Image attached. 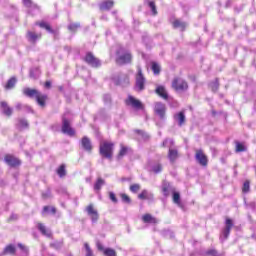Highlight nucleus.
I'll return each instance as SVG.
<instances>
[{"label":"nucleus","mask_w":256,"mask_h":256,"mask_svg":"<svg viewBox=\"0 0 256 256\" xmlns=\"http://www.w3.org/2000/svg\"><path fill=\"white\" fill-rule=\"evenodd\" d=\"M23 93L24 95H26V97H31V98L35 97L38 105H40V107H45V101H47V95L41 94L39 91L31 88H25L23 90Z\"/></svg>","instance_id":"1"},{"label":"nucleus","mask_w":256,"mask_h":256,"mask_svg":"<svg viewBox=\"0 0 256 256\" xmlns=\"http://www.w3.org/2000/svg\"><path fill=\"white\" fill-rule=\"evenodd\" d=\"M115 144L113 142L104 141L100 143V155L105 159H112Z\"/></svg>","instance_id":"2"},{"label":"nucleus","mask_w":256,"mask_h":256,"mask_svg":"<svg viewBox=\"0 0 256 256\" xmlns=\"http://www.w3.org/2000/svg\"><path fill=\"white\" fill-rule=\"evenodd\" d=\"M173 145H174V142H173V140H171V139H166V140H164L163 143H162V146H163V147H168V148H169L168 158H169L170 161H172V162L175 161V160L177 159V157H179V154H178L177 150L171 148V147H173Z\"/></svg>","instance_id":"3"},{"label":"nucleus","mask_w":256,"mask_h":256,"mask_svg":"<svg viewBox=\"0 0 256 256\" xmlns=\"http://www.w3.org/2000/svg\"><path fill=\"white\" fill-rule=\"evenodd\" d=\"M136 91H143L145 89V76H143V71L141 67H137V74H136Z\"/></svg>","instance_id":"4"},{"label":"nucleus","mask_w":256,"mask_h":256,"mask_svg":"<svg viewBox=\"0 0 256 256\" xmlns=\"http://www.w3.org/2000/svg\"><path fill=\"white\" fill-rule=\"evenodd\" d=\"M172 87L175 91H187L189 85L187 82L181 78H175L172 82Z\"/></svg>","instance_id":"5"},{"label":"nucleus","mask_w":256,"mask_h":256,"mask_svg":"<svg viewBox=\"0 0 256 256\" xmlns=\"http://www.w3.org/2000/svg\"><path fill=\"white\" fill-rule=\"evenodd\" d=\"M86 212L87 215L90 217L92 223H97V221H99V212L97 211V209H95V206H93V204H89L86 207Z\"/></svg>","instance_id":"6"},{"label":"nucleus","mask_w":256,"mask_h":256,"mask_svg":"<svg viewBox=\"0 0 256 256\" xmlns=\"http://www.w3.org/2000/svg\"><path fill=\"white\" fill-rule=\"evenodd\" d=\"M126 103H127V105H130L131 107H133V109H137V110L145 109V106L143 105L141 100H138L137 98H135L133 96H129Z\"/></svg>","instance_id":"7"},{"label":"nucleus","mask_w":256,"mask_h":256,"mask_svg":"<svg viewBox=\"0 0 256 256\" xmlns=\"http://www.w3.org/2000/svg\"><path fill=\"white\" fill-rule=\"evenodd\" d=\"M62 133L69 135L70 137L75 136V130L69 124V120L63 118L62 120Z\"/></svg>","instance_id":"8"},{"label":"nucleus","mask_w":256,"mask_h":256,"mask_svg":"<svg viewBox=\"0 0 256 256\" xmlns=\"http://www.w3.org/2000/svg\"><path fill=\"white\" fill-rule=\"evenodd\" d=\"M84 61L88 63L91 67H101V61L94 57L91 52H88L84 58Z\"/></svg>","instance_id":"9"},{"label":"nucleus","mask_w":256,"mask_h":256,"mask_svg":"<svg viewBox=\"0 0 256 256\" xmlns=\"http://www.w3.org/2000/svg\"><path fill=\"white\" fill-rule=\"evenodd\" d=\"M131 59V53L126 52L124 54H121V52H118L116 63H118V65H125V63H131Z\"/></svg>","instance_id":"10"},{"label":"nucleus","mask_w":256,"mask_h":256,"mask_svg":"<svg viewBox=\"0 0 256 256\" xmlns=\"http://www.w3.org/2000/svg\"><path fill=\"white\" fill-rule=\"evenodd\" d=\"M167 111V108L165 107V104L161 102H157L154 106V113L160 117V119H165V112Z\"/></svg>","instance_id":"11"},{"label":"nucleus","mask_w":256,"mask_h":256,"mask_svg":"<svg viewBox=\"0 0 256 256\" xmlns=\"http://www.w3.org/2000/svg\"><path fill=\"white\" fill-rule=\"evenodd\" d=\"M196 161L203 167H207V156L203 153V150H196V155H195Z\"/></svg>","instance_id":"12"},{"label":"nucleus","mask_w":256,"mask_h":256,"mask_svg":"<svg viewBox=\"0 0 256 256\" xmlns=\"http://www.w3.org/2000/svg\"><path fill=\"white\" fill-rule=\"evenodd\" d=\"M225 225L226 226L222 232V236L220 237V239H227L229 237V234L231 233V229L233 227V220L227 218Z\"/></svg>","instance_id":"13"},{"label":"nucleus","mask_w":256,"mask_h":256,"mask_svg":"<svg viewBox=\"0 0 256 256\" xmlns=\"http://www.w3.org/2000/svg\"><path fill=\"white\" fill-rule=\"evenodd\" d=\"M81 147L84 149V151H87V153H91V151H93V144H91V139H89L87 136H84L81 139Z\"/></svg>","instance_id":"14"},{"label":"nucleus","mask_w":256,"mask_h":256,"mask_svg":"<svg viewBox=\"0 0 256 256\" xmlns=\"http://www.w3.org/2000/svg\"><path fill=\"white\" fill-rule=\"evenodd\" d=\"M5 163L9 165L10 167H18V165H21V161L13 155H6L4 158Z\"/></svg>","instance_id":"15"},{"label":"nucleus","mask_w":256,"mask_h":256,"mask_svg":"<svg viewBox=\"0 0 256 256\" xmlns=\"http://www.w3.org/2000/svg\"><path fill=\"white\" fill-rule=\"evenodd\" d=\"M0 107H1L2 113L7 117H11V115H13V108L9 107L7 102H1Z\"/></svg>","instance_id":"16"},{"label":"nucleus","mask_w":256,"mask_h":256,"mask_svg":"<svg viewBox=\"0 0 256 256\" xmlns=\"http://www.w3.org/2000/svg\"><path fill=\"white\" fill-rule=\"evenodd\" d=\"M143 223H152L153 225L159 223V220L157 218L153 217L151 214H144L142 216Z\"/></svg>","instance_id":"17"},{"label":"nucleus","mask_w":256,"mask_h":256,"mask_svg":"<svg viewBox=\"0 0 256 256\" xmlns=\"http://www.w3.org/2000/svg\"><path fill=\"white\" fill-rule=\"evenodd\" d=\"M172 199L173 203L178 205V207H183V205L181 204V194H179V192L172 190Z\"/></svg>","instance_id":"18"},{"label":"nucleus","mask_w":256,"mask_h":256,"mask_svg":"<svg viewBox=\"0 0 256 256\" xmlns=\"http://www.w3.org/2000/svg\"><path fill=\"white\" fill-rule=\"evenodd\" d=\"M156 93L159 95V97H162V99H168L169 95L167 94V90L163 86H158L156 88Z\"/></svg>","instance_id":"19"},{"label":"nucleus","mask_w":256,"mask_h":256,"mask_svg":"<svg viewBox=\"0 0 256 256\" xmlns=\"http://www.w3.org/2000/svg\"><path fill=\"white\" fill-rule=\"evenodd\" d=\"M37 228L42 233V235H45V237H51V231L45 227L42 223H38Z\"/></svg>","instance_id":"20"},{"label":"nucleus","mask_w":256,"mask_h":256,"mask_svg":"<svg viewBox=\"0 0 256 256\" xmlns=\"http://www.w3.org/2000/svg\"><path fill=\"white\" fill-rule=\"evenodd\" d=\"M140 199H148V201H153V194L147 190H143L139 195Z\"/></svg>","instance_id":"21"},{"label":"nucleus","mask_w":256,"mask_h":256,"mask_svg":"<svg viewBox=\"0 0 256 256\" xmlns=\"http://www.w3.org/2000/svg\"><path fill=\"white\" fill-rule=\"evenodd\" d=\"M112 7H113V1L111 0L104 1L100 4L101 11H109V9H111Z\"/></svg>","instance_id":"22"},{"label":"nucleus","mask_w":256,"mask_h":256,"mask_svg":"<svg viewBox=\"0 0 256 256\" xmlns=\"http://www.w3.org/2000/svg\"><path fill=\"white\" fill-rule=\"evenodd\" d=\"M173 26L175 27V29H180V31H185V27H187V23L181 20H175L173 22Z\"/></svg>","instance_id":"23"},{"label":"nucleus","mask_w":256,"mask_h":256,"mask_svg":"<svg viewBox=\"0 0 256 256\" xmlns=\"http://www.w3.org/2000/svg\"><path fill=\"white\" fill-rule=\"evenodd\" d=\"M15 251H16L15 245L10 244L4 248L3 254L4 255H15Z\"/></svg>","instance_id":"24"},{"label":"nucleus","mask_w":256,"mask_h":256,"mask_svg":"<svg viewBox=\"0 0 256 256\" xmlns=\"http://www.w3.org/2000/svg\"><path fill=\"white\" fill-rule=\"evenodd\" d=\"M174 119H176V121L178 122V125H180L181 127V125L185 123V112H179L174 116Z\"/></svg>","instance_id":"25"},{"label":"nucleus","mask_w":256,"mask_h":256,"mask_svg":"<svg viewBox=\"0 0 256 256\" xmlns=\"http://www.w3.org/2000/svg\"><path fill=\"white\" fill-rule=\"evenodd\" d=\"M27 37L29 41H32V43H35L38 39H41V34H36L34 32H28Z\"/></svg>","instance_id":"26"},{"label":"nucleus","mask_w":256,"mask_h":256,"mask_svg":"<svg viewBox=\"0 0 256 256\" xmlns=\"http://www.w3.org/2000/svg\"><path fill=\"white\" fill-rule=\"evenodd\" d=\"M235 151H236V153H243V152L247 151V146H245V144H243V143L236 142Z\"/></svg>","instance_id":"27"},{"label":"nucleus","mask_w":256,"mask_h":256,"mask_svg":"<svg viewBox=\"0 0 256 256\" xmlns=\"http://www.w3.org/2000/svg\"><path fill=\"white\" fill-rule=\"evenodd\" d=\"M36 25H39L41 29H46L48 33H53V29H51V26L47 22H39V23H36Z\"/></svg>","instance_id":"28"},{"label":"nucleus","mask_w":256,"mask_h":256,"mask_svg":"<svg viewBox=\"0 0 256 256\" xmlns=\"http://www.w3.org/2000/svg\"><path fill=\"white\" fill-rule=\"evenodd\" d=\"M16 83H17V78L15 77L10 78L7 84L5 85V89H13Z\"/></svg>","instance_id":"29"},{"label":"nucleus","mask_w":256,"mask_h":256,"mask_svg":"<svg viewBox=\"0 0 256 256\" xmlns=\"http://www.w3.org/2000/svg\"><path fill=\"white\" fill-rule=\"evenodd\" d=\"M102 185H105V180H103L102 178H98V180L94 184V190L101 191Z\"/></svg>","instance_id":"30"},{"label":"nucleus","mask_w":256,"mask_h":256,"mask_svg":"<svg viewBox=\"0 0 256 256\" xmlns=\"http://www.w3.org/2000/svg\"><path fill=\"white\" fill-rule=\"evenodd\" d=\"M17 127L20 130L27 129V127H29V123L27 122V120L20 119L18 121Z\"/></svg>","instance_id":"31"},{"label":"nucleus","mask_w":256,"mask_h":256,"mask_svg":"<svg viewBox=\"0 0 256 256\" xmlns=\"http://www.w3.org/2000/svg\"><path fill=\"white\" fill-rule=\"evenodd\" d=\"M129 151V148L125 147L123 144H121V149L118 154V159H121L122 157H125L127 155V152Z\"/></svg>","instance_id":"32"},{"label":"nucleus","mask_w":256,"mask_h":256,"mask_svg":"<svg viewBox=\"0 0 256 256\" xmlns=\"http://www.w3.org/2000/svg\"><path fill=\"white\" fill-rule=\"evenodd\" d=\"M152 71H153L154 75H159V73H161V66H159V64L153 62L152 63Z\"/></svg>","instance_id":"33"},{"label":"nucleus","mask_w":256,"mask_h":256,"mask_svg":"<svg viewBox=\"0 0 256 256\" xmlns=\"http://www.w3.org/2000/svg\"><path fill=\"white\" fill-rule=\"evenodd\" d=\"M163 194L165 197H169V193L175 191V189L171 188V186H163L162 188Z\"/></svg>","instance_id":"34"},{"label":"nucleus","mask_w":256,"mask_h":256,"mask_svg":"<svg viewBox=\"0 0 256 256\" xmlns=\"http://www.w3.org/2000/svg\"><path fill=\"white\" fill-rule=\"evenodd\" d=\"M104 255H105V256H117V253L115 252L114 249L106 248V249L104 250Z\"/></svg>","instance_id":"35"},{"label":"nucleus","mask_w":256,"mask_h":256,"mask_svg":"<svg viewBox=\"0 0 256 256\" xmlns=\"http://www.w3.org/2000/svg\"><path fill=\"white\" fill-rule=\"evenodd\" d=\"M148 5L152 11V15H157V7L155 6V2L150 1L148 2Z\"/></svg>","instance_id":"36"},{"label":"nucleus","mask_w":256,"mask_h":256,"mask_svg":"<svg viewBox=\"0 0 256 256\" xmlns=\"http://www.w3.org/2000/svg\"><path fill=\"white\" fill-rule=\"evenodd\" d=\"M57 173L59 175V177H65V165H61L58 170H57Z\"/></svg>","instance_id":"37"},{"label":"nucleus","mask_w":256,"mask_h":256,"mask_svg":"<svg viewBox=\"0 0 256 256\" xmlns=\"http://www.w3.org/2000/svg\"><path fill=\"white\" fill-rule=\"evenodd\" d=\"M212 91H217L219 89V80L216 79L214 82L210 84Z\"/></svg>","instance_id":"38"},{"label":"nucleus","mask_w":256,"mask_h":256,"mask_svg":"<svg viewBox=\"0 0 256 256\" xmlns=\"http://www.w3.org/2000/svg\"><path fill=\"white\" fill-rule=\"evenodd\" d=\"M162 170H163V166H161V164H156L152 168V171L154 173H161Z\"/></svg>","instance_id":"39"},{"label":"nucleus","mask_w":256,"mask_h":256,"mask_svg":"<svg viewBox=\"0 0 256 256\" xmlns=\"http://www.w3.org/2000/svg\"><path fill=\"white\" fill-rule=\"evenodd\" d=\"M139 189H141V185H139V184H133L130 186V191L132 193H137L139 191Z\"/></svg>","instance_id":"40"},{"label":"nucleus","mask_w":256,"mask_h":256,"mask_svg":"<svg viewBox=\"0 0 256 256\" xmlns=\"http://www.w3.org/2000/svg\"><path fill=\"white\" fill-rule=\"evenodd\" d=\"M84 247L86 249V256H93V250L89 247V243H84Z\"/></svg>","instance_id":"41"},{"label":"nucleus","mask_w":256,"mask_h":256,"mask_svg":"<svg viewBox=\"0 0 256 256\" xmlns=\"http://www.w3.org/2000/svg\"><path fill=\"white\" fill-rule=\"evenodd\" d=\"M250 186H249V181H245L242 187L243 193H249Z\"/></svg>","instance_id":"42"},{"label":"nucleus","mask_w":256,"mask_h":256,"mask_svg":"<svg viewBox=\"0 0 256 256\" xmlns=\"http://www.w3.org/2000/svg\"><path fill=\"white\" fill-rule=\"evenodd\" d=\"M121 199L124 203H131V198H129L127 194H121Z\"/></svg>","instance_id":"43"},{"label":"nucleus","mask_w":256,"mask_h":256,"mask_svg":"<svg viewBox=\"0 0 256 256\" xmlns=\"http://www.w3.org/2000/svg\"><path fill=\"white\" fill-rule=\"evenodd\" d=\"M79 27H80L79 24H70V25L68 26V29H69V31H75V30L78 29Z\"/></svg>","instance_id":"44"},{"label":"nucleus","mask_w":256,"mask_h":256,"mask_svg":"<svg viewBox=\"0 0 256 256\" xmlns=\"http://www.w3.org/2000/svg\"><path fill=\"white\" fill-rule=\"evenodd\" d=\"M49 210L51 211V213H55L56 212V210H55V208H50L49 206H45L44 207V209H43V212L44 213H49Z\"/></svg>","instance_id":"45"},{"label":"nucleus","mask_w":256,"mask_h":256,"mask_svg":"<svg viewBox=\"0 0 256 256\" xmlns=\"http://www.w3.org/2000/svg\"><path fill=\"white\" fill-rule=\"evenodd\" d=\"M135 133H137L138 135H141L142 139H147V134H145V132H143L142 130H135Z\"/></svg>","instance_id":"46"},{"label":"nucleus","mask_w":256,"mask_h":256,"mask_svg":"<svg viewBox=\"0 0 256 256\" xmlns=\"http://www.w3.org/2000/svg\"><path fill=\"white\" fill-rule=\"evenodd\" d=\"M109 197L113 203H117V197L115 196V193L110 192Z\"/></svg>","instance_id":"47"},{"label":"nucleus","mask_w":256,"mask_h":256,"mask_svg":"<svg viewBox=\"0 0 256 256\" xmlns=\"http://www.w3.org/2000/svg\"><path fill=\"white\" fill-rule=\"evenodd\" d=\"M97 249L99 251H103V253H105V248L103 247V244H101L100 242H97Z\"/></svg>","instance_id":"48"},{"label":"nucleus","mask_w":256,"mask_h":256,"mask_svg":"<svg viewBox=\"0 0 256 256\" xmlns=\"http://www.w3.org/2000/svg\"><path fill=\"white\" fill-rule=\"evenodd\" d=\"M23 3L26 7H31V0H23Z\"/></svg>","instance_id":"49"},{"label":"nucleus","mask_w":256,"mask_h":256,"mask_svg":"<svg viewBox=\"0 0 256 256\" xmlns=\"http://www.w3.org/2000/svg\"><path fill=\"white\" fill-rule=\"evenodd\" d=\"M104 101H105L106 103H109V102L111 101V96H110V95H105V96H104Z\"/></svg>","instance_id":"50"},{"label":"nucleus","mask_w":256,"mask_h":256,"mask_svg":"<svg viewBox=\"0 0 256 256\" xmlns=\"http://www.w3.org/2000/svg\"><path fill=\"white\" fill-rule=\"evenodd\" d=\"M18 247L27 253V247H25L23 244H18Z\"/></svg>","instance_id":"51"},{"label":"nucleus","mask_w":256,"mask_h":256,"mask_svg":"<svg viewBox=\"0 0 256 256\" xmlns=\"http://www.w3.org/2000/svg\"><path fill=\"white\" fill-rule=\"evenodd\" d=\"M42 197L44 199H47V198L51 197V193L48 192L47 194H43Z\"/></svg>","instance_id":"52"},{"label":"nucleus","mask_w":256,"mask_h":256,"mask_svg":"<svg viewBox=\"0 0 256 256\" xmlns=\"http://www.w3.org/2000/svg\"><path fill=\"white\" fill-rule=\"evenodd\" d=\"M45 87H46L47 89H49V87H51V82H50V81H46V82H45Z\"/></svg>","instance_id":"53"},{"label":"nucleus","mask_w":256,"mask_h":256,"mask_svg":"<svg viewBox=\"0 0 256 256\" xmlns=\"http://www.w3.org/2000/svg\"><path fill=\"white\" fill-rule=\"evenodd\" d=\"M16 109H21V104H17Z\"/></svg>","instance_id":"54"},{"label":"nucleus","mask_w":256,"mask_h":256,"mask_svg":"<svg viewBox=\"0 0 256 256\" xmlns=\"http://www.w3.org/2000/svg\"><path fill=\"white\" fill-rule=\"evenodd\" d=\"M30 77H35V76H33V71L30 72Z\"/></svg>","instance_id":"55"},{"label":"nucleus","mask_w":256,"mask_h":256,"mask_svg":"<svg viewBox=\"0 0 256 256\" xmlns=\"http://www.w3.org/2000/svg\"><path fill=\"white\" fill-rule=\"evenodd\" d=\"M51 247H57L55 244H51Z\"/></svg>","instance_id":"56"}]
</instances>
